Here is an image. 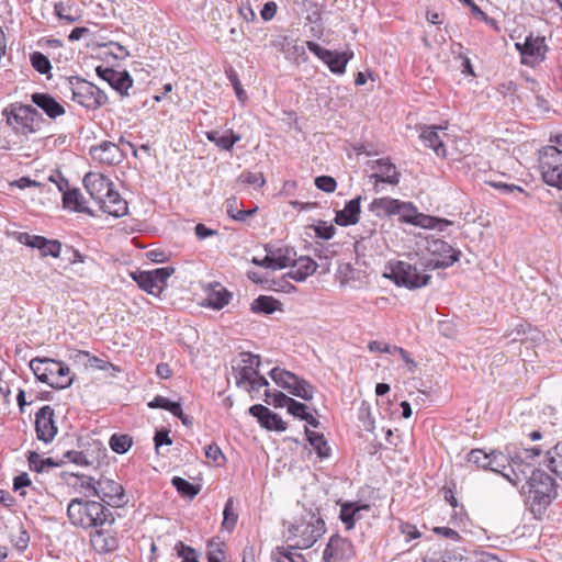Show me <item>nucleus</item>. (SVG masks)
Segmentation results:
<instances>
[{
    "label": "nucleus",
    "instance_id": "f257e3e1",
    "mask_svg": "<svg viewBox=\"0 0 562 562\" xmlns=\"http://www.w3.org/2000/svg\"><path fill=\"white\" fill-rule=\"evenodd\" d=\"M520 477L526 479L521 491L527 495V504L533 516L541 519L558 496L555 482L548 473L539 469L531 470L530 475H527L525 470H520Z\"/></svg>",
    "mask_w": 562,
    "mask_h": 562
},
{
    "label": "nucleus",
    "instance_id": "f03ea898",
    "mask_svg": "<svg viewBox=\"0 0 562 562\" xmlns=\"http://www.w3.org/2000/svg\"><path fill=\"white\" fill-rule=\"evenodd\" d=\"M67 515L74 526L85 529L100 528L105 524L113 525L115 518L111 510L100 502L74 498L67 507Z\"/></svg>",
    "mask_w": 562,
    "mask_h": 562
},
{
    "label": "nucleus",
    "instance_id": "7ed1b4c3",
    "mask_svg": "<svg viewBox=\"0 0 562 562\" xmlns=\"http://www.w3.org/2000/svg\"><path fill=\"white\" fill-rule=\"evenodd\" d=\"M29 366L38 381L56 390L69 387L75 379L70 368L59 360L36 357Z\"/></svg>",
    "mask_w": 562,
    "mask_h": 562
},
{
    "label": "nucleus",
    "instance_id": "20e7f679",
    "mask_svg": "<svg viewBox=\"0 0 562 562\" xmlns=\"http://www.w3.org/2000/svg\"><path fill=\"white\" fill-rule=\"evenodd\" d=\"M542 449L538 446L521 449L516 453L515 458L512 459L513 465L509 464V472H506L508 458L502 452L491 451V464L487 467V470L501 473L513 485H517L521 481V473L520 471L517 472L515 467L520 468L524 462L529 465L537 457H540Z\"/></svg>",
    "mask_w": 562,
    "mask_h": 562
},
{
    "label": "nucleus",
    "instance_id": "39448f33",
    "mask_svg": "<svg viewBox=\"0 0 562 562\" xmlns=\"http://www.w3.org/2000/svg\"><path fill=\"white\" fill-rule=\"evenodd\" d=\"M65 90L71 94V100L87 110H97L108 101L106 94L95 85L77 76L67 79Z\"/></svg>",
    "mask_w": 562,
    "mask_h": 562
},
{
    "label": "nucleus",
    "instance_id": "423d86ee",
    "mask_svg": "<svg viewBox=\"0 0 562 562\" xmlns=\"http://www.w3.org/2000/svg\"><path fill=\"white\" fill-rule=\"evenodd\" d=\"M2 114L7 117V123L18 133L30 134L38 128L40 113L31 105L19 103L10 104Z\"/></svg>",
    "mask_w": 562,
    "mask_h": 562
},
{
    "label": "nucleus",
    "instance_id": "0eeeda50",
    "mask_svg": "<svg viewBox=\"0 0 562 562\" xmlns=\"http://www.w3.org/2000/svg\"><path fill=\"white\" fill-rule=\"evenodd\" d=\"M539 169L543 181L562 190V150L547 146L539 154Z\"/></svg>",
    "mask_w": 562,
    "mask_h": 562
},
{
    "label": "nucleus",
    "instance_id": "6e6552de",
    "mask_svg": "<svg viewBox=\"0 0 562 562\" xmlns=\"http://www.w3.org/2000/svg\"><path fill=\"white\" fill-rule=\"evenodd\" d=\"M389 269L390 272H385L384 277L391 279L396 285L409 290L426 286L431 279V276L419 273L415 266L406 261H396L390 265Z\"/></svg>",
    "mask_w": 562,
    "mask_h": 562
},
{
    "label": "nucleus",
    "instance_id": "1a4fd4ad",
    "mask_svg": "<svg viewBox=\"0 0 562 562\" xmlns=\"http://www.w3.org/2000/svg\"><path fill=\"white\" fill-rule=\"evenodd\" d=\"M94 496L99 497L106 505L115 508L123 507L128 502L122 484L105 475H101L97 480Z\"/></svg>",
    "mask_w": 562,
    "mask_h": 562
},
{
    "label": "nucleus",
    "instance_id": "9d476101",
    "mask_svg": "<svg viewBox=\"0 0 562 562\" xmlns=\"http://www.w3.org/2000/svg\"><path fill=\"white\" fill-rule=\"evenodd\" d=\"M325 530V521L314 515L311 516L308 522H302L290 529L294 537L297 538V541L295 542V548L297 549L311 548L317 539L324 535Z\"/></svg>",
    "mask_w": 562,
    "mask_h": 562
},
{
    "label": "nucleus",
    "instance_id": "9b49d317",
    "mask_svg": "<svg viewBox=\"0 0 562 562\" xmlns=\"http://www.w3.org/2000/svg\"><path fill=\"white\" fill-rule=\"evenodd\" d=\"M427 250L436 257V260H429L425 267L428 269H445L451 267L460 258V251L452 248L442 239H431L427 241Z\"/></svg>",
    "mask_w": 562,
    "mask_h": 562
},
{
    "label": "nucleus",
    "instance_id": "f8f14e48",
    "mask_svg": "<svg viewBox=\"0 0 562 562\" xmlns=\"http://www.w3.org/2000/svg\"><path fill=\"white\" fill-rule=\"evenodd\" d=\"M515 47L520 54L521 63L531 67L540 64L547 53L546 38L532 34L528 35L524 43H516Z\"/></svg>",
    "mask_w": 562,
    "mask_h": 562
},
{
    "label": "nucleus",
    "instance_id": "ddd939ff",
    "mask_svg": "<svg viewBox=\"0 0 562 562\" xmlns=\"http://www.w3.org/2000/svg\"><path fill=\"white\" fill-rule=\"evenodd\" d=\"M307 48L315 54L321 60H323L336 75H342L346 71V66L349 59L353 56V53L347 52H334L322 47L319 44L308 41L306 42Z\"/></svg>",
    "mask_w": 562,
    "mask_h": 562
},
{
    "label": "nucleus",
    "instance_id": "4468645a",
    "mask_svg": "<svg viewBox=\"0 0 562 562\" xmlns=\"http://www.w3.org/2000/svg\"><path fill=\"white\" fill-rule=\"evenodd\" d=\"M16 239L22 245L38 249L43 257L52 256L57 258L60 255L61 244L56 239H47L29 233H19Z\"/></svg>",
    "mask_w": 562,
    "mask_h": 562
},
{
    "label": "nucleus",
    "instance_id": "2eb2a0df",
    "mask_svg": "<svg viewBox=\"0 0 562 562\" xmlns=\"http://www.w3.org/2000/svg\"><path fill=\"white\" fill-rule=\"evenodd\" d=\"M35 429L38 440L50 442L56 434L57 427L54 422V409L45 405L35 415Z\"/></svg>",
    "mask_w": 562,
    "mask_h": 562
},
{
    "label": "nucleus",
    "instance_id": "dca6fc26",
    "mask_svg": "<svg viewBox=\"0 0 562 562\" xmlns=\"http://www.w3.org/2000/svg\"><path fill=\"white\" fill-rule=\"evenodd\" d=\"M355 557V549L352 543L339 536H334L329 539L326 549L323 553L324 562L350 560Z\"/></svg>",
    "mask_w": 562,
    "mask_h": 562
},
{
    "label": "nucleus",
    "instance_id": "f3484780",
    "mask_svg": "<svg viewBox=\"0 0 562 562\" xmlns=\"http://www.w3.org/2000/svg\"><path fill=\"white\" fill-rule=\"evenodd\" d=\"M95 72L114 90L120 92L122 95H127V90L133 85V80L127 71H117L113 68L98 66Z\"/></svg>",
    "mask_w": 562,
    "mask_h": 562
},
{
    "label": "nucleus",
    "instance_id": "a211bd4d",
    "mask_svg": "<svg viewBox=\"0 0 562 562\" xmlns=\"http://www.w3.org/2000/svg\"><path fill=\"white\" fill-rule=\"evenodd\" d=\"M83 183L90 196L98 204L114 187L113 182L108 177L97 172L87 173L83 178Z\"/></svg>",
    "mask_w": 562,
    "mask_h": 562
},
{
    "label": "nucleus",
    "instance_id": "6ab92c4d",
    "mask_svg": "<svg viewBox=\"0 0 562 562\" xmlns=\"http://www.w3.org/2000/svg\"><path fill=\"white\" fill-rule=\"evenodd\" d=\"M90 155L94 160L108 166L117 165L123 160V153L120 147L109 140L92 146L90 148Z\"/></svg>",
    "mask_w": 562,
    "mask_h": 562
},
{
    "label": "nucleus",
    "instance_id": "aec40b11",
    "mask_svg": "<svg viewBox=\"0 0 562 562\" xmlns=\"http://www.w3.org/2000/svg\"><path fill=\"white\" fill-rule=\"evenodd\" d=\"M249 413L268 430L284 431L286 429V424L282 418L261 404L252 405Z\"/></svg>",
    "mask_w": 562,
    "mask_h": 562
},
{
    "label": "nucleus",
    "instance_id": "412c9836",
    "mask_svg": "<svg viewBox=\"0 0 562 562\" xmlns=\"http://www.w3.org/2000/svg\"><path fill=\"white\" fill-rule=\"evenodd\" d=\"M371 168L378 172L370 176L374 179L375 184L385 182L389 184H397L400 181V173L396 171L395 166L389 159H376L371 161Z\"/></svg>",
    "mask_w": 562,
    "mask_h": 562
},
{
    "label": "nucleus",
    "instance_id": "4be33fe9",
    "mask_svg": "<svg viewBox=\"0 0 562 562\" xmlns=\"http://www.w3.org/2000/svg\"><path fill=\"white\" fill-rule=\"evenodd\" d=\"M31 100L52 120H56L66 112L65 108L48 93L35 92L31 95Z\"/></svg>",
    "mask_w": 562,
    "mask_h": 562
},
{
    "label": "nucleus",
    "instance_id": "5701e85b",
    "mask_svg": "<svg viewBox=\"0 0 562 562\" xmlns=\"http://www.w3.org/2000/svg\"><path fill=\"white\" fill-rule=\"evenodd\" d=\"M370 508L369 504H359L358 502L344 503L340 507L339 518L346 526V529L350 530L355 527L356 521L362 519V512H369Z\"/></svg>",
    "mask_w": 562,
    "mask_h": 562
},
{
    "label": "nucleus",
    "instance_id": "b1692460",
    "mask_svg": "<svg viewBox=\"0 0 562 562\" xmlns=\"http://www.w3.org/2000/svg\"><path fill=\"white\" fill-rule=\"evenodd\" d=\"M100 209L114 217H121L127 213V203L114 188L99 203Z\"/></svg>",
    "mask_w": 562,
    "mask_h": 562
},
{
    "label": "nucleus",
    "instance_id": "393cba45",
    "mask_svg": "<svg viewBox=\"0 0 562 562\" xmlns=\"http://www.w3.org/2000/svg\"><path fill=\"white\" fill-rule=\"evenodd\" d=\"M361 200L362 198L359 195L347 202L342 210L336 212L335 223L339 226L357 224L361 212Z\"/></svg>",
    "mask_w": 562,
    "mask_h": 562
},
{
    "label": "nucleus",
    "instance_id": "a878e982",
    "mask_svg": "<svg viewBox=\"0 0 562 562\" xmlns=\"http://www.w3.org/2000/svg\"><path fill=\"white\" fill-rule=\"evenodd\" d=\"M59 191L63 192V203L66 209L76 211V212H83V213H90V210L82 204V194L78 189H67L68 182L66 180H61L59 183H57Z\"/></svg>",
    "mask_w": 562,
    "mask_h": 562
},
{
    "label": "nucleus",
    "instance_id": "bb28decb",
    "mask_svg": "<svg viewBox=\"0 0 562 562\" xmlns=\"http://www.w3.org/2000/svg\"><path fill=\"white\" fill-rule=\"evenodd\" d=\"M316 269L317 263L313 259L308 257L294 258L288 276L297 282H302L305 281L307 277L312 276Z\"/></svg>",
    "mask_w": 562,
    "mask_h": 562
},
{
    "label": "nucleus",
    "instance_id": "cd10ccee",
    "mask_svg": "<svg viewBox=\"0 0 562 562\" xmlns=\"http://www.w3.org/2000/svg\"><path fill=\"white\" fill-rule=\"evenodd\" d=\"M441 128L440 126H429L420 133L422 142L426 147L434 149L438 157H445L447 153L442 138L438 134V130Z\"/></svg>",
    "mask_w": 562,
    "mask_h": 562
},
{
    "label": "nucleus",
    "instance_id": "c85d7f7f",
    "mask_svg": "<svg viewBox=\"0 0 562 562\" xmlns=\"http://www.w3.org/2000/svg\"><path fill=\"white\" fill-rule=\"evenodd\" d=\"M90 541L92 547L99 553H108L117 549L119 540L114 536L105 535L102 530L95 529V531L91 535Z\"/></svg>",
    "mask_w": 562,
    "mask_h": 562
},
{
    "label": "nucleus",
    "instance_id": "c756f323",
    "mask_svg": "<svg viewBox=\"0 0 562 562\" xmlns=\"http://www.w3.org/2000/svg\"><path fill=\"white\" fill-rule=\"evenodd\" d=\"M206 136L209 140L224 150H231L234 145L240 140V136L235 134L233 130H228L224 134H221L217 131H211L207 132Z\"/></svg>",
    "mask_w": 562,
    "mask_h": 562
},
{
    "label": "nucleus",
    "instance_id": "7c9ffc66",
    "mask_svg": "<svg viewBox=\"0 0 562 562\" xmlns=\"http://www.w3.org/2000/svg\"><path fill=\"white\" fill-rule=\"evenodd\" d=\"M398 207V200L389 196L374 199L370 203V211L375 213L378 216L382 215H395Z\"/></svg>",
    "mask_w": 562,
    "mask_h": 562
},
{
    "label": "nucleus",
    "instance_id": "2f4dec72",
    "mask_svg": "<svg viewBox=\"0 0 562 562\" xmlns=\"http://www.w3.org/2000/svg\"><path fill=\"white\" fill-rule=\"evenodd\" d=\"M306 439L321 459L329 457L330 448L323 434L310 430L305 427Z\"/></svg>",
    "mask_w": 562,
    "mask_h": 562
},
{
    "label": "nucleus",
    "instance_id": "473e14b6",
    "mask_svg": "<svg viewBox=\"0 0 562 562\" xmlns=\"http://www.w3.org/2000/svg\"><path fill=\"white\" fill-rule=\"evenodd\" d=\"M132 279L137 285L151 295H159L160 292L157 284L154 283L153 276L149 271H134L131 273Z\"/></svg>",
    "mask_w": 562,
    "mask_h": 562
},
{
    "label": "nucleus",
    "instance_id": "72a5a7b5",
    "mask_svg": "<svg viewBox=\"0 0 562 562\" xmlns=\"http://www.w3.org/2000/svg\"><path fill=\"white\" fill-rule=\"evenodd\" d=\"M292 395L297 396L304 401H311L314 396V387L306 380L296 375V380L293 381L288 387Z\"/></svg>",
    "mask_w": 562,
    "mask_h": 562
},
{
    "label": "nucleus",
    "instance_id": "f704fd0d",
    "mask_svg": "<svg viewBox=\"0 0 562 562\" xmlns=\"http://www.w3.org/2000/svg\"><path fill=\"white\" fill-rule=\"evenodd\" d=\"M547 467L562 480V441L547 452Z\"/></svg>",
    "mask_w": 562,
    "mask_h": 562
},
{
    "label": "nucleus",
    "instance_id": "c9c22d12",
    "mask_svg": "<svg viewBox=\"0 0 562 562\" xmlns=\"http://www.w3.org/2000/svg\"><path fill=\"white\" fill-rule=\"evenodd\" d=\"M280 302L272 296L259 295L251 303L250 310L254 313H263V314H272L277 311Z\"/></svg>",
    "mask_w": 562,
    "mask_h": 562
},
{
    "label": "nucleus",
    "instance_id": "e433bc0d",
    "mask_svg": "<svg viewBox=\"0 0 562 562\" xmlns=\"http://www.w3.org/2000/svg\"><path fill=\"white\" fill-rule=\"evenodd\" d=\"M296 254L291 248L278 249L272 252L273 270L291 267Z\"/></svg>",
    "mask_w": 562,
    "mask_h": 562
},
{
    "label": "nucleus",
    "instance_id": "4c0bfd02",
    "mask_svg": "<svg viewBox=\"0 0 562 562\" xmlns=\"http://www.w3.org/2000/svg\"><path fill=\"white\" fill-rule=\"evenodd\" d=\"M292 547H277L271 557L276 562H306L305 558L292 551Z\"/></svg>",
    "mask_w": 562,
    "mask_h": 562
},
{
    "label": "nucleus",
    "instance_id": "58836bf2",
    "mask_svg": "<svg viewBox=\"0 0 562 562\" xmlns=\"http://www.w3.org/2000/svg\"><path fill=\"white\" fill-rule=\"evenodd\" d=\"M268 374L276 384L284 390H288L291 383L296 380V374L279 367L270 370Z\"/></svg>",
    "mask_w": 562,
    "mask_h": 562
},
{
    "label": "nucleus",
    "instance_id": "ea45409f",
    "mask_svg": "<svg viewBox=\"0 0 562 562\" xmlns=\"http://www.w3.org/2000/svg\"><path fill=\"white\" fill-rule=\"evenodd\" d=\"M171 484L177 490V492L183 497L193 498L200 492L199 485H194L180 476L172 477Z\"/></svg>",
    "mask_w": 562,
    "mask_h": 562
},
{
    "label": "nucleus",
    "instance_id": "a19ab883",
    "mask_svg": "<svg viewBox=\"0 0 562 562\" xmlns=\"http://www.w3.org/2000/svg\"><path fill=\"white\" fill-rule=\"evenodd\" d=\"M238 515L235 512L234 498L229 497L224 506L222 527L227 531H232L237 524Z\"/></svg>",
    "mask_w": 562,
    "mask_h": 562
},
{
    "label": "nucleus",
    "instance_id": "79ce46f5",
    "mask_svg": "<svg viewBox=\"0 0 562 562\" xmlns=\"http://www.w3.org/2000/svg\"><path fill=\"white\" fill-rule=\"evenodd\" d=\"M451 224H452L451 221H448L445 218H438V217H434V216H429V215H424L422 213L419 214V216L417 217V221L415 222L416 226H420L424 228H430V229L437 228L440 232L445 231V228Z\"/></svg>",
    "mask_w": 562,
    "mask_h": 562
},
{
    "label": "nucleus",
    "instance_id": "37998d69",
    "mask_svg": "<svg viewBox=\"0 0 562 562\" xmlns=\"http://www.w3.org/2000/svg\"><path fill=\"white\" fill-rule=\"evenodd\" d=\"M255 375H258V371L250 364H245L238 369V374L236 375V384L241 386L243 384L247 383V391L251 392L255 389V383L252 382Z\"/></svg>",
    "mask_w": 562,
    "mask_h": 562
},
{
    "label": "nucleus",
    "instance_id": "c03bdc74",
    "mask_svg": "<svg viewBox=\"0 0 562 562\" xmlns=\"http://www.w3.org/2000/svg\"><path fill=\"white\" fill-rule=\"evenodd\" d=\"M231 297L232 293L224 288L213 290L209 294V305L214 310H221L229 303Z\"/></svg>",
    "mask_w": 562,
    "mask_h": 562
},
{
    "label": "nucleus",
    "instance_id": "a18cd8bd",
    "mask_svg": "<svg viewBox=\"0 0 562 562\" xmlns=\"http://www.w3.org/2000/svg\"><path fill=\"white\" fill-rule=\"evenodd\" d=\"M150 408H162L170 412L172 415H181V405L178 402H172L167 397L157 395L151 402L148 403Z\"/></svg>",
    "mask_w": 562,
    "mask_h": 562
},
{
    "label": "nucleus",
    "instance_id": "49530a36",
    "mask_svg": "<svg viewBox=\"0 0 562 562\" xmlns=\"http://www.w3.org/2000/svg\"><path fill=\"white\" fill-rule=\"evenodd\" d=\"M396 214L401 216L403 222L415 225V222L417 221V217L420 213L417 212V209L413 205V203L402 202L398 200Z\"/></svg>",
    "mask_w": 562,
    "mask_h": 562
},
{
    "label": "nucleus",
    "instance_id": "de8ad7c7",
    "mask_svg": "<svg viewBox=\"0 0 562 562\" xmlns=\"http://www.w3.org/2000/svg\"><path fill=\"white\" fill-rule=\"evenodd\" d=\"M109 445L114 452L122 454L131 449L133 440L127 435L114 434L111 436Z\"/></svg>",
    "mask_w": 562,
    "mask_h": 562
},
{
    "label": "nucleus",
    "instance_id": "09e8293b",
    "mask_svg": "<svg viewBox=\"0 0 562 562\" xmlns=\"http://www.w3.org/2000/svg\"><path fill=\"white\" fill-rule=\"evenodd\" d=\"M491 452L487 453L482 449H472L467 457L469 463L475 464L477 468L487 470L491 464Z\"/></svg>",
    "mask_w": 562,
    "mask_h": 562
},
{
    "label": "nucleus",
    "instance_id": "8fccbe9b",
    "mask_svg": "<svg viewBox=\"0 0 562 562\" xmlns=\"http://www.w3.org/2000/svg\"><path fill=\"white\" fill-rule=\"evenodd\" d=\"M153 276L154 283L157 284L159 292L161 293L167 284L168 279L175 273L173 267H162L154 270H149Z\"/></svg>",
    "mask_w": 562,
    "mask_h": 562
},
{
    "label": "nucleus",
    "instance_id": "3c124183",
    "mask_svg": "<svg viewBox=\"0 0 562 562\" xmlns=\"http://www.w3.org/2000/svg\"><path fill=\"white\" fill-rule=\"evenodd\" d=\"M33 68L42 75H46L52 69V64L47 56L41 52H34L30 56Z\"/></svg>",
    "mask_w": 562,
    "mask_h": 562
},
{
    "label": "nucleus",
    "instance_id": "603ef678",
    "mask_svg": "<svg viewBox=\"0 0 562 562\" xmlns=\"http://www.w3.org/2000/svg\"><path fill=\"white\" fill-rule=\"evenodd\" d=\"M27 461L30 469L36 472H42L45 468L57 465L52 458L42 459L37 452H30Z\"/></svg>",
    "mask_w": 562,
    "mask_h": 562
},
{
    "label": "nucleus",
    "instance_id": "864d4df0",
    "mask_svg": "<svg viewBox=\"0 0 562 562\" xmlns=\"http://www.w3.org/2000/svg\"><path fill=\"white\" fill-rule=\"evenodd\" d=\"M75 486L86 494V496H94L97 491V480L88 475H76Z\"/></svg>",
    "mask_w": 562,
    "mask_h": 562
},
{
    "label": "nucleus",
    "instance_id": "5fc2aeb1",
    "mask_svg": "<svg viewBox=\"0 0 562 562\" xmlns=\"http://www.w3.org/2000/svg\"><path fill=\"white\" fill-rule=\"evenodd\" d=\"M72 5L67 2H57L54 5V12L59 20H64L67 23H75L79 20L78 15H72Z\"/></svg>",
    "mask_w": 562,
    "mask_h": 562
},
{
    "label": "nucleus",
    "instance_id": "6e6d98bb",
    "mask_svg": "<svg viewBox=\"0 0 562 562\" xmlns=\"http://www.w3.org/2000/svg\"><path fill=\"white\" fill-rule=\"evenodd\" d=\"M358 419L362 425V428L367 431L372 432L374 430V418L372 416L371 407L370 405L362 403L359 413H358Z\"/></svg>",
    "mask_w": 562,
    "mask_h": 562
},
{
    "label": "nucleus",
    "instance_id": "4d7b16f0",
    "mask_svg": "<svg viewBox=\"0 0 562 562\" xmlns=\"http://www.w3.org/2000/svg\"><path fill=\"white\" fill-rule=\"evenodd\" d=\"M265 396V402L269 405H273L274 407H288V404L292 398L280 391L271 392L269 390H266Z\"/></svg>",
    "mask_w": 562,
    "mask_h": 562
},
{
    "label": "nucleus",
    "instance_id": "13d9d810",
    "mask_svg": "<svg viewBox=\"0 0 562 562\" xmlns=\"http://www.w3.org/2000/svg\"><path fill=\"white\" fill-rule=\"evenodd\" d=\"M486 184L498 190L503 194H514L516 192H518V193L525 192L521 187L516 186V184H509L502 180L491 179V180L486 181Z\"/></svg>",
    "mask_w": 562,
    "mask_h": 562
},
{
    "label": "nucleus",
    "instance_id": "bf43d9fd",
    "mask_svg": "<svg viewBox=\"0 0 562 562\" xmlns=\"http://www.w3.org/2000/svg\"><path fill=\"white\" fill-rule=\"evenodd\" d=\"M175 550L178 557L182 559L181 562H199L196 551L182 541L176 543Z\"/></svg>",
    "mask_w": 562,
    "mask_h": 562
},
{
    "label": "nucleus",
    "instance_id": "052dcab7",
    "mask_svg": "<svg viewBox=\"0 0 562 562\" xmlns=\"http://www.w3.org/2000/svg\"><path fill=\"white\" fill-rule=\"evenodd\" d=\"M11 541L20 551H23L27 548L30 542V535L22 524H19L18 535L11 536Z\"/></svg>",
    "mask_w": 562,
    "mask_h": 562
},
{
    "label": "nucleus",
    "instance_id": "680f3d73",
    "mask_svg": "<svg viewBox=\"0 0 562 562\" xmlns=\"http://www.w3.org/2000/svg\"><path fill=\"white\" fill-rule=\"evenodd\" d=\"M316 188L326 193H333L337 188V181L330 176H319L314 181Z\"/></svg>",
    "mask_w": 562,
    "mask_h": 562
},
{
    "label": "nucleus",
    "instance_id": "e2e57ef3",
    "mask_svg": "<svg viewBox=\"0 0 562 562\" xmlns=\"http://www.w3.org/2000/svg\"><path fill=\"white\" fill-rule=\"evenodd\" d=\"M227 78L229 82L232 83L234 91L236 93V97L239 101H245L247 99V94L245 90L241 87L240 80L237 76V74L231 68L226 71Z\"/></svg>",
    "mask_w": 562,
    "mask_h": 562
},
{
    "label": "nucleus",
    "instance_id": "0e129e2a",
    "mask_svg": "<svg viewBox=\"0 0 562 562\" xmlns=\"http://www.w3.org/2000/svg\"><path fill=\"white\" fill-rule=\"evenodd\" d=\"M316 237L328 240L335 235L336 228L326 222H319L313 226Z\"/></svg>",
    "mask_w": 562,
    "mask_h": 562
},
{
    "label": "nucleus",
    "instance_id": "69168bd1",
    "mask_svg": "<svg viewBox=\"0 0 562 562\" xmlns=\"http://www.w3.org/2000/svg\"><path fill=\"white\" fill-rule=\"evenodd\" d=\"M239 180L255 187H262L265 184V178L261 172H244L240 175Z\"/></svg>",
    "mask_w": 562,
    "mask_h": 562
},
{
    "label": "nucleus",
    "instance_id": "338daca9",
    "mask_svg": "<svg viewBox=\"0 0 562 562\" xmlns=\"http://www.w3.org/2000/svg\"><path fill=\"white\" fill-rule=\"evenodd\" d=\"M288 412L293 415L294 417H297L300 419L307 414L306 408L307 406L301 402L295 401L294 398H291L288 404Z\"/></svg>",
    "mask_w": 562,
    "mask_h": 562
},
{
    "label": "nucleus",
    "instance_id": "774afa93",
    "mask_svg": "<svg viewBox=\"0 0 562 562\" xmlns=\"http://www.w3.org/2000/svg\"><path fill=\"white\" fill-rule=\"evenodd\" d=\"M205 457L210 460H212L214 463H216L217 465L220 464V462L222 460L225 459L222 450L220 449V447L215 443H212V445H209L206 448H205Z\"/></svg>",
    "mask_w": 562,
    "mask_h": 562
}]
</instances>
